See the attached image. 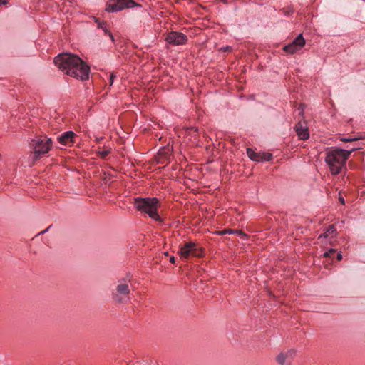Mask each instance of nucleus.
Wrapping results in <instances>:
<instances>
[{
  "mask_svg": "<svg viewBox=\"0 0 365 365\" xmlns=\"http://www.w3.org/2000/svg\"><path fill=\"white\" fill-rule=\"evenodd\" d=\"M48 228H49V227H48L47 229L44 230L43 231H42V232H40L39 234L45 233V232L48 230Z\"/></svg>",
  "mask_w": 365,
  "mask_h": 365,
  "instance_id": "30",
  "label": "nucleus"
},
{
  "mask_svg": "<svg viewBox=\"0 0 365 365\" xmlns=\"http://www.w3.org/2000/svg\"><path fill=\"white\" fill-rule=\"evenodd\" d=\"M7 3V0H0V6L4 5Z\"/></svg>",
  "mask_w": 365,
  "mask_h": 365,
  "instance_id": "27",
  "label": "nucleus"
},
{
  "mask_svg": "<svg viewBox=\"0 0 365 365\" xmlns=\"http://www.w3.org/2000/svg\"><path fill=\"white\" fill-rule=\"evenodd\" d=\"M76 134L71 131H66L58 136L57 140L59 143L63 145H71L74 143Z\"/></svg>",
  "mask_w": 365,
  "mask_h": 365,
  "instance_id": "10",
  "label": "nucleus"
},
{
  "mask_svg": "<svg viewBox=\"0 0 365 365\" xmlns=\"http://www.w3.org/2000/svg\"><path fill=\"white\" fill-rule=\"evenodd\" d=\"M272 155L269 153H260L262 161H270L272 160Z\"/></svg>",
  "mask_w": 365,
  "mask_h": 365,
  "instance_id": "16",
  "label": "nucleus"
},
{
  "mask_svg": "<svg viewBox=\"0 0 365 365\" xmlns=\"http://www.w3.org/2000/svg\"><path fill=\"white\" fill-rule=\"evenodd\" d=\"M299 110H300V113H302L304 111V109L301 108V106L299 108Z\"/></svg>",
  "mask_w": 365,
  "mask_h": 365,
  "instance_id": "29",
  "label": "nucleus"
},
{
  "mask_svg": "<svg viewBox=\"0 0 365 365\" xmlns=\"http://www.w3.org/2000/svg\"><path fill=\"white\" fill-rule=\"evenodd\" d=\"M133 365H146L145 362L135 361Z\"/></svg>",
  "mask_w": 365,
  "mask_h": 365,
  "instance_id": "25",
  "label": "nucleus"
},
{
  "mask_svg": "<svg viewBox=\"0 0 365 365\" xmlns=\"http://www.w3.org/2000/svg\"><path fill=\"white\" fill-rule=\"evenodd\" d=\"M220 50L224 52H231L232 51V48L230 46H226L220 48Z\"/></svg>",
  "mask_w": 365,
  "mask_h": 365,
  "instance_id": "22",
  "label": "nucleus"
},
{
  "mask_svg": "<svg viewBox=\"0 0 365 365\" xmlns=\"http://www.w3.org/2000/svg\"><path fill=\"white\" fill-rule=\"evenodd\" d=\"M359 138H341L340 139V140L344 143H349V142L357 140Z\"/></svg>",
  "mask_w": 365,
  "mask_h": 365,
  "instance_id": "21",
  "label": "nucleus"
},
{
  "mask_svg": "<svg viewBox=\"0 0 365 365\" xmlns=\"http://www.w3.org/2000/svg\"><path fill=\"white\" fill-rule=\"evenodd\" d=\"M336 259L339 261L341 260V259H342V254H341V252H339L337 254Z\"/></svg>",
  "mask_w": 365,
  "mask_h": 365,
  "instance_id": "24",
  "label": "nucleus"
},
{
  "mask_svg": "<svg viewBox=\"0 0 365 365\" xmlns=\"http://www.w3.org/2000/svg\"><path fill=\"white\" fill-rule=\"evenodd\" d=\"M31 147L34 149V160L48 153L52 146V140L46 136H37L32 139Z\"/></svg>",
  "mask_w": 365,
  "mask_h": 365,
  "instance_id": "4",
  "label": "nucleus"
},
{
  "mask_svg": "<svg viewBox=\"0 0 365 365\" xmlns=\"http://www.w3.org/2000/svg\"><path fill=\"white\" fill-rule=\"evenodd\" d=\"M339 201L341 202V204H343V205L345 203V201H344V197H341V196L339 197Z\"/></svg>",
  "mask_w": 365,
  "mask_h": 365,
  "instance_id": "26",
  "label": "nucleus"
},
{
  "mask_svg": "<svg viewBox=\"0 0 365 365\" xmlns=\"http://www.w3.org/2000/svg\"><path fill=\"white\" fill-rule=\"evenodd\" d=\"M53 61L61 71L68 76L82 81L88 78L90 68L77 55L63 53L58 54Z\"/></svg>",
  "mask_w": 365,
  "mask_h": 365,
  "instance_id": "1",
  "label": "nucleus"
},
{
  "mask_svg": "<svg viewBox=\"0 0 365 365\" xmlns=\"http://www.w3.org/2000/svg\"><path fill=\"white\" fill-rule=\"evenodd\" d=\"M175 257L173 256L170 258V262L171 263H175Z\"/></svg>",
  "mask_w": 365,
  "mask_h": 365,
  "instance_id": "28",
  "label": "nucleus"
},
{
  "mask_svg": "<svg viewBox=\"0 0 365 365\" xmlns=\"http://www.w3.org/2000/svg\"><path fill=\"white\" fill-rule=\"evenodd\" d=\"M334 232H336V229L333 225H331L328 227V228L327 229V230L324 233H323L319 236V239H322L323 237L327 238L329 236V235L332 234Z\"/></svg>",
  "mask_w": 365,
  "mask_h": 365,
  "instance_id": "14",
  "label": "nucleus"
},
{
  "mask_svg": "<svg viewBox=\"0 0 365 365\" xmlns=\"http://www.w3.org/2000/svg\"><path fill=\"white\" fill-rule=\"evenodd\" d=\"M115 289L116 292L113 293V298L115 302H121L122 299L119 295H126L130 293L128 282L125 279H122L119 281V284L116 286Z\"/></svg>",
  "mask_w": 365,
  "mask_h": 365,
  "instance_id": "9",
  "label": "nucleus"
},
{
  "mask_svg": "<svg viewBox=\"0 0 365 365\" xmlns=\"http://www.w3.org/2000/svg\"><path fill=\"white\" fill-rule=\"evenodd\" d=\"M181 258L187 259L190 256L199 257L201 251L198 250L193 242H187L182 246L180 251Z\"/></svg>",
  "mask_w": 365,
  "mask_h": 365,
  "instance_id": "8",
  "label": "nucleus"
},
{
  "mask_svg": "<svg viewBox=\"0 0 365 365\" xmlns=\"http://www.w3.org/2000/svg\"><path fill=\"white\" fill-rule=\"evenodd\" d=\"M247 156L250 158V160L253 161H262V158H260V153H256L252 148H247Z\"/></svg>",
  "mask_w": 365,
  "mask_h": 365,
  "instance_id": "12",
  "label": "nucleus"
},
{
  "mask_svg": "<svg viewBox=\"0 0 365 365\" xmlns=\"http://www.w3.org/2000/svg\"><path fill=\"white\" fill-rule=\"evenodd\" d=\"M233 233H238L239 235H244L241 231L237 230H231V229H225L220 232H219V235H223L226 234H233Z\"/></svg>",
  "mask_w": 365,
  "mask_h": 365,
  "instance_id": "15",
  "label": "nucleus"
},
{
  "mask_svg": "<svg viewBox=\"0 0 365 365\" xmlns=\"http://www.w3.org/2000/svg\"><path fill=\"white\" fill-rule=\"evenodd\" d=\"M165 41L168 44L176 46L185 44L187 37L181 32L171 31L167 34Z\"/></svg>",
  "mask_w": 365,
  "mask_h": 365,
  "instance_id": "6",
  "label": "nucleus"
},
{
  "mask_svg": "<svg viewBox=\"0 0 365 365\" xmlns=\"http://www.w3.org/2000/svg\"><path fill=\"white\" fill-rule=\"evenodd\" d=\"M115 78V75L114 73H111L110 76V86L113 83Z\"/></svg>",
  "mask_w": 365,
  "mask_h": 365,
  "instance_id": "23",
  "label": "nucleus"
},
{
  "mask_svg": "<svg viewBox=\"0 0 365 365\" xmlns=\"http://www.w3.org/2000/svg\"><path fill=\"white\" fill-rule=\"evenodd\" d=\"M305 44V40L302 34H299L294 41L284 46V51L289 54H294L299 51Z\"/></svg>",
  "mask_w": 365,
  "mask_h": 365,
  "instance_id": "7",
  "label": "nucleus"
},
{
  "mask_svg": "<svg viewBox=\"0 0 365 365\" xmlns=\"http://www.w3.org/2000/svg\"><path fill=\"white\" fill-rule=\"evenodd\" d=\"M133 205L137 210L148 214L153 220L161 221V217L158 212L159 201L156 197H135Z\"/></svg>",
  "mask_w": 365,
  "mask_h": 365,
  "instance_id": "3",
  "label": "nucleus"
},
{
  "mask_svg": "<svg viewBox=\"0 0 365 365\" xmlns=\"http://www.w3.org/2000/svg\"><path fill=\"white\" fill-rule=\"evenodd\" d=\"M135 6L141 7V5L137 4L133 0H109L106 6V11L108 12H118L123 9Z\"/></svg>",
  "mask_w": 365,
  "mask_h": 365,
  "instance_id": "5",
  "label": "nucleus"
},
{
  "mask_svg": "<svg viewBox=\"0 0 365 365\" xmlns=\"http://www.w3.org/2000/svg\"><path fill=\"white\" fill-rule=\"evenodd\" d=\"M98 27L101 29L103 31L105 34H108V36H110V39L113 41H114L113 34L108 31L107 26L104 22H99Z\"/></svg>",
  "mask_w": 365,
  "mask_h": 365,
  "instance_id": "13",
  "label": "nucleus"
},
{
  "mask_svg": "<svg viewBox=\"0 0 365 365\" xmlns=\"http://www.w3.org/2000/svg\"><path fill=\"white\" fill-rule=\"evenodd\" d=\"M336 250L333 248H330L328 251L324 253V256L326 257H331L333 254H334Z\"/></svg>",
  "mask_w": 365,
  "mask_h": 365,
  "instance_id": "20",
  "label": "nucleus"
},
{
  "mask_svg": "<svg viewBox=\"0 0 365 365\" xmlns=\"http://www.w3.org/2000/svg\"><path fill=\"white\" fill-rule=\"evenodd\" d=\"M357 148L344 150L338 148H328L325 150V163L328 165L331 173L334 175L339 174L342 168L346 167V160L351 153Z\"/></svg>",
  "mask_w": 365,
  "mask_h": 365,
  "instance_id": "2",
  "label": "nucleus"
},
{
  "mask_svg": "<svg viewBox=\"0 0 365 365\" xmlns=\"http://www.w3.org/2000/svg\"><path fill=\"white\" fill-rule=\"evenodd\" d=\"M296 133L300 140H307L309 138V133L308 128L306 125H303L301 122H299L295 125Z\"/></svg>",
  "mask_w": 365,
  "mask_h": 365,
  "instance_id": "11",
  "label": "nucleus"
},
{
  "mask_svg": "<svg viewBox=\"0 0 365 365\" xmlns=\"http://www.w3.org/2000/svg\"><path fill=\"white\" fill-rule=\"evenodd\" d=\"M110 153V149H104L101 151H98V155L101 158H106Z\"/></svg>",
  "mask_w": 365,
  "mask_h": 365,
  "instance_id": "18",
  "label": "nucleus"
},
{
  "mask_svg": "<svg viewBox=\"0 0 365 365\" xmlns=\"http://www.w3.org/2000/svg\"><path fill=\"white\" fill-rule=\"evenodd\" d=\"M286 359L287 358L285 353H280L276 358L277 361L280 364H284Z\"/></svg>",
  "mask_w": 365,
  "mask_h": 365,
  "instance_id": "17",
  "label": "nucleus"
},
{
  "mask_svg": "<svg viewBox=\"0 0 365 365\" xmlns=\"http://www.w3.org/2000/svg\"><path fill=\"white\" fill-rule=\"evenodd\" d=\"M296 353H297V351L295 349H290V350H288L285 353V354H286L287 359H293L295 356Z\"/></svg>",
  "mask_w": 365,
  "mask_h": 365,
  "instance_id": "19",
  "label": "nucleus"
}]
</instances>
